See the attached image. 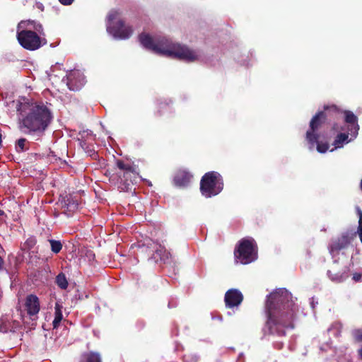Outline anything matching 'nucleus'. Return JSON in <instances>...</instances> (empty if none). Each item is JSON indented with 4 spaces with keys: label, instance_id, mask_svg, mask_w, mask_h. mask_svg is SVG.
I'll return each mask as SVG.
<instances>
[{
    "label": "nucleus",
    "instance_id": "nucleus-1",
    "mask_svg": "<svg viewBox=\"0 0 362 362\" xmlns=\"http://www.w3.org/2000/svg\"><path fill=\"white\" fill-rule=\"evenodd\" d=\"M19 129L28 134H41L52 121V113L43 103L18 101L16 106Z\"/></svg>",
    "mask_w": 362,
    "mask_h": 362
},
{
    "label": "nucleus",
    "instance_id": "nucleus-2",
    "mask_svg": "<svg viewBox=\"0 0 362 362\" xmlns=\"http://www.w3.org/2000/svg\"><path fill=\"white\" fill-rule=\"evenodd\" d=\"M139 40L146 49L157 54L187 62H194L198 58L197 54L193 50L185 45L173 43L165 37L154 40L150 35L142 33L139 35Z\"/></svg>",
    "mask_w": 362,
    "mask_h": 362
},
{
    "label": "nucleus",
    "instance_id": "nucleus-3",
    "mask_svg": "<svg viewBox=\"0 0 362 362\" xmlns=\"http://www.w3.org/2000/svg\"><path fill=\"white\" fill-rule=\"evenodd\" d=\"M294 302L291 293L285 288H279L272 293L267 302L269 324L280 323L286 326L284 317L293 316Z\"/></svg>",
    "mask_w": 362,
    "mask_h": 362
},
{
    "label": "nucleus",
    "instance_id": "nucleus-4",
    "mask_svg": "<svg viewBox=\"0 0 362 362\" xmlns=\"http://www.w3.org/2000/svg\"><path fill=\"white\" fill-rule=\"evenodd\" d=\"M341 110L335 105H325L322 111L317 112L310 122V128L305 134V139L310 145V148L313 149L319 134L316 133L320 127L326 123H329L339 117Z\"/></svg>",
    "mask_w": 362,
    "mask_h": 362
},
{
    "label": "nucleus",
    "instance_id": "nucleus-5",
    "mask_svg": "<svg viewBox=\"0 0 362 362\" xmlns=\"http://www.w3.org/2000/svg\"><path fill=\"white\" fill-rule=\"evenodd\" d=\"M115 166L116 172L112 175V179L117 180V187L120 191L132 192L139 175L136 168L119 159L116 160Z\"/></svg>",
    "mask_w": 362,
    "mask_h": 362
},
{
    "label": "nucleus",
    "instance_id": "nucleus-6",
    "mask_svg": "<svg viewBox=\"0 0 362 362\" xmlns=\"http://www.w3.org/2000/svg\"><path fill=\"white\" fill-rule=\"evenodd\" d=\"M200 192L206 198L218 194L223 189L222 176L216 171L206 173L200 180Z\"/></svg>",
    "mask_w": 362,
    "mask_h": 362
},
{
    "label": "nucleus",
    "instance_id": "nucleus-7",
    "mask_svg": "<svg viewBox=\"0 0 362 362\" xmlns=\"http://www.w3.org/2000/svg\"><path fill=\"white\" fill-rule=\"evenodd\" d=\"M120 16V12L117 10H111L107 15V30L115 37L119 39H128L133 33V29L131 26H126L123 20L119 19L114 23L115 20Z\"/></svg>",
    "mask_w": 362,
    "mask_h": 362
},
{
    "label": "nucleus",
    "instance_id": "nucleus-8",
    "mask_svg": "<svg viewBox=\"0 0 362 362\" xmlns=\"http://www.w3.org/2000/svg\"><path fill=\"white\" fill-rule=\"evenodd\" d=\"M237 262L247 264L257 258V250L254 239L245 238L242 239L234 252Z\"/></svg>",
    "mask_w": 362,
    "mask_h": 362
},
{
    "label": "nucleus",
    "instance_id": "nucleus-9",
    "mask_svg": "<svg viewBox=\"0 0 362 362\" xmlns=\"http://www.w3.org/2000/svg\"><path fill=\"white\" fill-rule=\"evenodd\" d=\"M19 44L25 49L33 51L46 43L44 38L30 30H23L17 33Z\"/></svg>",
    "mask_w": 362,
    "mask_h": 362
},
{
    "label": "nucleus",
    "instance_id": "nucleus-10",
    "mask_svg": "<svg viewBox=\"0 0 362 362\" xmlns=\"http://www.w3.org/2000/svg\"><path fill=\"white\" fill-rule=\"evenodd\" d=\"M59 205L63 210V213L70 216L78 209V204L70 194L61 197L59 199Z\"/></svg>",
    "mask_w": 362,
    "mask_h": 362
},
{
    "label": "nucleus",
    "instance_id": "nucleus-11",
    "mask_svg": "<svg viewBox=\"0 0 362 362\" xmlns=\"http://www.w3.org/2000/svg\"><path fill=\"white\" fill-rule=\"evenodd\" d=\"M84 83L85 78L78 71H73L67 76L66 84L71 90L77 91L80 90Z\"/></svg>",
    "mask_w": 362,
    "mask_h": 362
},
{
    "label": "nucleus",
    "instance_id": "nucleus-12",
    "mask_svg": "<svg viewBox=\"0 0 362 362\" xmlns=\"http://www.w3.org/2000/svg\"><path fill=\"white\" fill-rule=\"evenodd\" d=\"M193 175L186 170H178L173 177V183L178 187H187Z\"/></svg>",
    "mask_w": 362,
    "mask_h": 362
},
{
    "label": "nucleus",
    "instance_id": "nucleus-13",
    "mask_svg": "<svg viewBox=\"0 0 362 362\" xmlns=\"http://www.w3.org/2000/svg\"><path fill=\"white\" fill-rule=\"evenodd\" d=\"M243 300L242 293L237 289H230L225 295V301L226 306L233 308L238 306Z\"/></svg>",
    "mask_w": 362,
    "mask_h": 362
},
{
    "label": "nucleus",
    "instance_id": "nucleus-14",
    "mask_svg": "<svg viewBox=\"0 0 362 362\" xmlns=\"http://www.w3.org/2000/svg\"><path fill=\"white\" fill-rule=\"evenodd\" d=\"M25 309L30 315H35L40 311V302L35 295H29L26 297L25 303Z\"/></svg>",
    "mask_w": 362,
    "mask_h": 362
},
{
    "label": "nucleus",
    "instance_id": "nucleus-15",
    "mask_svg": "<svg viewBox=\"0 0 362 362\" xmlns=\"http://www.w3.org/2000/svg\"><path fill=\"white\" fill-rule=\"evenodd\" d=\"M344 114L345 122L351 125L354 129V132L357 133L358 130L359 129L357 117L351 111L349 110H345Z\"/></svg>",
    "mask_w": 362,
    "mask_h": 362
},
{
    "label": "nucleus",
    "instance_id": "nucleus-16",
    "mask_svg": "<svg viewBox=\"0 0 362 362\" xmlns=\"http://www.w3.org/2000/svg\"><path fill=\"white\" fill-rule=\"evenodd\" d=\"M171 255L169 252L166 250V249L159 245V246L156 248V252L154 254V259L158 260V258L160 259V261L163 262L164 263L168 262Z\"/></svg>",
    "mask_w": 362,
    "mask_h": 362
},
{
    "label": "nucleus",
    "instance_id": "nucleus-17",
    "mask_svg": "<svg viewBox=\"0 0 362 362\" xmlns=\"http://www.w3.org/2000/svg\"><path fill=\"white\" fill-rule=\"evenodd\" d=\"M55 313L54 319L52 322L53 328H57L63 319V315L62 312V305L59 303L55 304Z\"/></svg>",
    "mask_w": 362,
    "mask_h": 362
},
{
    "label": "nucleus",
    "instance_id": "nucleus-18",
    "mask_svg": "<svg viewBox=\"0 0 362 362\" xmlns=\"http://www.w3.org/2000/svg\"><path fill=\"white\" fill-rule=\"evenodd\" d=\"M27 24L28 26L33 28L35 30L34 32H35L40 37L45 36L43 26L41 23L34 21H28Z\"/></svg>",
    "mask_w": 362,
    "mask_h": 362
},
{
    "label": "nucleus",
    "instance_id": "nucleus-19",
    "mask_svg": "<svg viewBox=\"0 0 362 362\" xmlns=\"http://www.w3.org/2000/svg\"><path fill=\"white\" fill-rule=\"evenodd\" d=\"M349 136L346 133L339 134L334 139V145L335 148H340L344 142H347Z\"/></svg>",
    "mask_w": 362,
    "mask_h": 362
},
{
    "label": "nucleus",
    "instance_id": "nucleus-20",
    "mask_svg": "<svg viewBox=\"0 0 362 362\" xmlns=\"http://www.w3.org/2000/svg\"><path fill=\"white\" fill-rule=\"evenodd\" d=\"M85 362H101L100 356L98 353L90 352L83 355Z\"/></svg>",
    "mask_w": 362,
    "mask_h": 362
},
{
    "label": "nucleus",
    "instance_id": "nucleus-21",
    "mask_svg": "<svg viewBox=\"0 0 362 362\" xmlns=\"http://www.w3.org/2000/svg\"><path fill=\"white\" fill-rule=\"evenodd\" d=\"M56 283L62 289H66L68 286V281L64 274H59L56 278Z\"/></svg>",
    "mask_w": 362,
    "mask_h": 362
},
{
    "label": "nucleus",
    "instance_id": "nucleus-22",
    "mask_svg": "<svg viewBox=\"0 0 362 362\" xmlns=\"http://www.w3.org/2000/svg\"><path fill=\"white\" fill-rule=\"evenodd\" d=\"M52 251L54 253H58L62 250V244L59 241L51 240H49Z\"/></svg>",
    "mask_w": 362,
    "mask_h": 362
},
{
    "label": "nucleus",
    "instance_id": "nucleus-23",
    "mask_svg": "<svg viewBox=\"0 0 362 362\" xmlns=\"http://www.w3.org/2000/svg\"><path fill=\"white\" fill-rule=\"evenodd\" d=\"M27 140L24 138L19 139L16 142V150L18 152H23L25 150V144Z\"/></svg>",
    "mask_w": 362,
    "mask_h": 362
},
{
    "label": "nucleus",
    "instance_id": "nucleus-24",
    "mask_svg": "<svg viewBox=\"0 0 362 362\" xmlns=\"http://www.w3.org/2000/svg\"><path fill=\"white\" fill-rule=\"evenodd\" d=\"M315 144H317V151L321 153H325L329 148V144L326 142L322 143L317 140Z\"/></svg>",
    "mask_w": 362,
    "mask_h": 362
},
{
    "label": "nucleus",
    "instance_id": "nucleus-25",
    "mask_svg": "<svg viewBox=\"0 0 362 362\" xmlns=\"http://www.w3.org/2000/svg\"><path fill=\"white\" fill-rule=\"evenodd\" d=\"M7 215L3 210L0 209V225H3L6 223Z\"/></svg>",
    "mask_w": 362,
    "mask_h": 362
},
{
    "label": "nucleus",
    "instance_id": "nucleus-26",
    "mask_svg": "<svg viewBox=\"0 0 362 362\" xmlns=\"http://www.w3.org/2000/svg\"><path fill=\"white\" fill-rule=\"evenodd\" d=\"M330 278L333 280V281H344V279H346L347 278V275H345V276H337V275H334V276H330Z\"/></svg>",
    "mask_w": 362,
    "mask_h": 362
},
{
    "label": "nucleus",
    "instance_id": "nucleus-27",
    "mask_svg": "<svg viewBox=\"0 0 362 362\" xmlns=\"http://www.w3.org/2000/svg\"><path fill=\"white\" fill-rule=\"evenodd\" d=\"M35 243H36V241H35V238H31L26 240L25 245H27L29 248H31L35 245Z\"/></svg>",
    "mask_w": 362,
    "mask_h": 362
},
{
    "label": "nucleus",
    "instance_id": "nucleus-28",
    "mask_svg": "<svg viewBox=\"0 0 362 362\" xmlns=\"http://www.w3.org/2000/svg\"><path fill=\"white\" fill-rule=\"evenodd\" d=\"M4 320L1 319L0 320V331L2 332H6L8 330V327L6 325L4 324Z\"/></svg>",
    "mask_w": 362,
    "mask_h": 362
},
{
    "label": "nucleus",
    "instance_id": "nucleus-29",
    "mask_svg": "<svg viewBox=\"0 0 362 362\" xmlns=\"http://www.w3.org/2000/svg\"><path fill=\"white\" fill-rule=\"evenodd\" d=\"M353 279L355 281H362V274L355 273L353 274Z\"/></svg>",
    "mask_w": 362,
    "mask_h": 362
},
{
    "label": "nucleus",
    "instance_id": "nucleus-30",
    "mask_svg": "<svg viewBox=\"0 0 362 362\" xmlns=\"http://www.w3.org/2000/svg\"><path fill=\"white\" fill-rule=\"evenodd\" d=\"M357 214L359 217L358 226H362V211L359 208L357 209Z\"/></svg>",
    "mask_w": 362,
    "mask_h": 362
},
{
    "label": "nucleus",
    "instance_id": "nucleus-31",
    "mask_svg": "<svg viewBox=\"0 0 362 362\" xmlns=\"http://www.w3.org/2000/svg\"><path fill=\"white\" fill-rule=\"evenodd\" d=\"M59 1L62 4V5H64V6H69V5H71L72 4V2L74 1V0H59Z\"/></svg>",
    "mask_w": 362,
    "mask_h": 362
},
{
    "label": "nucleus",
    "instance_id": "nucleus-32",
    "mask_svg": "<svg viewBox=\"0 0 362 362\" xmlns=\"http://www.w3.org/2000/svg\"><path fill=\"white\" fill-rule=\"evenodd\" d=\"M357 233L360 238L361 242L362 243V228H358Z\"/></svg>",
    "mask_w": 362,
    "mask_h": 362
},
{
    "label": "nucleus",
    "instance_id": "nucleus-33",
    "mask_svg": "<svg viewBox=\"0 0 362 362\" xmlns=\"http://www.w3.org/2000/svg\"><path fill=\"white\" fill-rule=\"evenodd\" d=\"M80 145H81V146L83 149H88V146L86 145V141H80Z\"/></svg>",
    "mask_w": 362,
    "mask_h": 362
},
{
    "label": "nucleus",
    "instance_id": "nucleus-34",
    "mask_svg": "<svg viewBox=\"0 0 362 362\" xmlns=\"http://www.w3.org/2000/svg\"><path fill=\"white\" fill-rule=\"evenodd\" d=\"M2 264H3V260H2V259L0 257V269L1 268Z\"/></svg>",
    "mask_w": 362,
    "mask_h": 362
},
{
    "label": "nucleus",
    "instance_id": "nucleus-35",
    "mask_svg": "<svg viewBox=\"0 0 362 362\" xmlns=\"http://www.w3.org/2000/svg\"><path fill=\"white\" fill-rule=\"evenodd\" d=\"M359 354H360L361 357L362 358V349L360 350Z\"/></svg>",
    "mask_w": 362,
    "mask_h": 362
},
{
    "label": "nucleus",
    "instance_id": "nucleus-36",
    "mask_svg": "<svg viewBox=\"0 0 362 362\" xmlns=\"http://www.w3.org/2000/svg\"><path fill=\"white\" fill-rule=\"evenodd\" d=\"M158 115L159 116H160V115H162V113L160 112V110L158 112Z\"/></svg>",
    "mask_w": 362,
    "mask_h": 362
},
{
    "label": "nucleus",
    "instance_id": "nucleus-37",
    "mask_svg": "<svg viewBox=\"0 0 362 362\" xmlns=\"http://www.w3.org/2000/svg\"><path fill=\"white\" fill-rule=\"evenodd\" d=\"M358 339H361L362 340V335L358 337Z\"/></svg>",
    "mask_w": 362,
    "mask_h": 362
}]
</instances>
